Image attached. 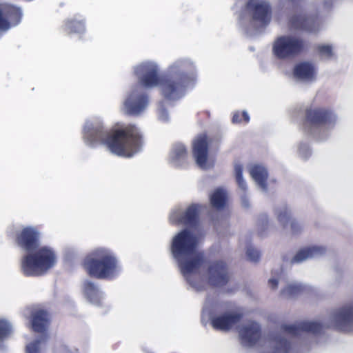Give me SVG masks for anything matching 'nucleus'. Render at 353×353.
I'll return each mask as SVG.
<instances>
[{
    "label": "nucleus",
    "mask_w": 353,
    "mask_h": 353,
    "mask_svg": "<svg viewBox=\"0 0 353 353\" xmlns=\"http://www.w3.org/2000/svg\"><path fill=\"white\" fill-rule=\"evenodd\" d=\"M84 137L90 144H103L112 153L128 157L137 153L143 143L140 130L134 124L110 131L101 123L91 125L84 129Z\"/></svg>",
    "instance_id": "f257e3e1"
},
{
    "label": "nucleus",
    "mask_w": 353,
    "mask_h": 353,
    "mask_svg": "<svg viewBox=\"0 0 353 353\" xmlns=\"http://www.w3.org/2000/svg\"><path fill=\"white\" fill-rule=\"evenodd\" d=\"M40 233L34 227L27 226L17 233L15 242L25 255L21 262V272L26 276H40L54 267L57 261L54 252L48 248L39 249Z\"/></svg>",
    "instance_id": "f03ea898"
},
{
    "label": "nucleus",
    "mask_w": 353,
    "mask_h": 353,
    "mask_svg": "<svg viewBox=\"0 0 353 353\" xmlns=\"http://www.w3.org/2000/svg\"><path fill=\"white\" fill-rule=\"evenodd\" d=\"M139 85L150 88L160 86L163 97L168 101L179 99L190 81L189 75L184 72L174 70L172 68L169 72L160 76L156 66L143 64L134 70Z\"/></svg>",
    "instance_id": "7ed1b4c3"
},
{
    "label": "nucleus",
    "mask_w": 353,
    "mask_h": 353,
    "mask_svg": "<svg viewBox=\"0 0 353 353\" xmlns=\"http://www.w3.org/2000/svg\"><path fill=\"white\" fill-rule=\"evenodd\" d=\"M197 246L196 237L188 229L177 233L172 240L170 252L185 277L196 272L203 263V254L197 251Z\"/></svg>",
    "instance_id": "20e7f679"
},
{
    "label": "nucleus",
    "mask_w": 353,
    "mask_h": 353,
    "mask_svg": "<svg viewBox=\"0 0 353 353\" xmlns=\"http://www.w3.org/2000/svg\"><path fill=\"white\" fill-rule=\"evenodd\" d=\"M82 266L90 277L97 279H112L119 272L116 256L105 248H97L87 255Z\"/></svg>",
    "instance_id": "39448f33"
},
{
    "label": "nucleus",
    "mask_w": 353,
    "mask_h": 353,
    "mask_svg": "<svg viewBox=\"0 0 353 353\" xmlns=\"http://www.w3.org/2000/svg\"><path fill=\"white\" fill-rule=\"evenodd\" d=\"M305 49L303 39L293 36H282L274 43L273 51L275 56L279 59L292 58Z\"/></svg>",
    "instance_id": "423d86ee"
},
{
    "label": "nucleus",
    "mask_w": 353,
    "mask_h": 353,
    "mask_svg": "<svg viewBox=\"0 0 353 353\" xmlns=\"http://www.w3.org/2000/svg\"><path fill=\"white\" fill-rule=\"evenodd\" d=\"M49 313L43 309L32 311L31 314V327L34 332L44 334L41 339H37L26 347L27 353H39V345L41 341L47 339L46 332L50 324Z\"/></svg>",
    "instance_id": "0eeeda50"
},
{
    "label": "nucleus",
    "mask_w": 353,
    "mask_h": 353,
    "mask_svg": "<svg viewBox=\"0 0 353 353\" xmlns=\"http://www.w3.org/2000/svg\"><path fill=\"white\" fill-rule=\"evenodd\" d=\"M321 19L319 13L305 14L295 13L288 20L291 29L304 31L309 33L317 32L321 27Z\"/></svg>",
    "instance_id": "6e6552de"
},
{
    "label": "nucleus",
    "mask_w": 353,
    "mask_h": 353,
    "mask_svg": "<svg viewBox=\"0 0 353 353\" xmlns=\"http://www.w3.org/2000/svg\"><path fill=\"white\" fill-rule=\"evenodd\" d=\"M335 121L336 116L332 110L324 108H309L305 110L303 126L306 130L308 127L319 128Z\"/></svg>",
    "instance_id": "1a4fd4ad"
},
{
    "label": "nucleus",
    "mask_w": 353,
    "mask_h": 353,
    "mask_svg": "<svg viewBox=\"0 0 353 353\" xmlns=\"http://www.w3.org/2000/svg\"><path fill=\"white\" fill-rule=\"evenodd\" d=\"M231 274L225 262L221 260L210 263L207 269L208 283L213 287L226 285L230 280Z\"/></svg>",
    "instance_id": "9d476101"
},
{
    "label": "nucleus",
    "mask_w": 353,
    "mask_h": 353,
    "mask_svg": "<svg viewBox=\"0 0 353 353\" xmlns=\"http://www.w3.org/2000/svg\"><path fill=\"white\" fill-rule=\"evenodd\" d=\"M245 9L251 16L252 21L262 25H267L271 19V8L268 3L262 0H249Z\"/></svg>",
    "instance_id": "9b49d317"
},
{
    "label": "nucleus",
    "mask_w": 353,
    "mask_h": 353,
    "mask_svg": "<svg viewBox=\"0 0 353 353\" xmlns=\"http://www.w3.org/2000/svg\"><path fill=\"white\" fill-rule=\"evenodd\" d=\"M333 327L341 332L353 331V305H345L335 310L332 315Z\"/></svg>",
    "instance_id": "f8f14e48"
},
{
    "label": "nucleus",
    "mask_w": 353,
    "mask_h": 353,
    "mask_svg": "<svg viewBox=\"0 0 353 353\" xmlns=\"http://www.w3.org/2000/svg\"><path fill=\"white\" fill-rule=\"evenodd\" d=\"M210 139L205 133L197 135L192 142V154L196 164L203 169L207 168Z\"/></svg>",
    "instance_id": "ddd939ff"
},
{
    "label": "nucleus",
    "mask_w": 353,
    "mask_h": 353,
    "mask_svg": "<svg viewBox=\"0 0 353 353\" xmlns=\"http://www.w3.org/2000/svg\"><path fill=\"white\" fill-rule=\"evenodd\" d=\"M243 314L237 312H225L212 316L210 319L212 327L216 330L228 332L240 323Z\"/></svg>",
    "instance_id": "4468645a"
},
{
    "label": "nucleus",
    "mask_w": 353,
    "mask_h": 353,
    "mask_svg": "<svg viewBox=\"0 0 353 353\" xmlns=\"http://www.w3.org/2000/svg\"><path fill=\"white\" fill-rule=\"evenodd\" d=\"M148 103V94L146 93H139L137 88H134L124 103L126 114L137 115L146 108Z\"/></svg>",
    "instance_id": "2eb2a0df"
},
{
    "label": "nucleus",
    "mask_w": 353,
    "mask_h": 353,
    "mask_svg": "<svg viewBox=\"0 0 353 353\" xmlns=\"http://www.w3.org/2000/svg\"><path fill=\"white\" fill-rule=\"evenodd\" d=\"M281 329L285 333L296 336L303 332L314 334H319L323 331V325L318 322L302 321L298 325L283 324L281 326Z\"/></svg>",
    "instance_id": "dca6fc26"
},
{
    "label": "nucleus",
    "mask_w": 353,
    "mask_h": 353,
    "mask_svg": "<svg viewBox=\"0 0 353 353\" xmlns=\"http://www.w3.org/2000/svg\"><path fill=\"white\" fill-rule=\"evenodd\" d=\"M242 343L248 347L255 345L261 337V329L259 323L251 321L240 330Z\"/></svg>",
    "instance_id": "f3484780"
},
{
    "label": "nucleus",
    "mask_w": 353,
    "mask_h": 353,
    "mask_svg": "<svg viewBox=\"0 0 353 353\" xmlns=\"http://www.w3.org/2000/svg\"><path fill=\"white\" fill-rule=\"evenodd\" d=\"M200 210V205L191 204L180 216L179 222L190 228H196L199 223Z\"/></svg>",
    "instance_id": "a211bd4d"
},
{
    "label": "nucleus",
    "mask_w": 353,
    "mask_h": 353,
    "mask_svg": "<svg viewBox=\"0 0 353 353\" xmlns=\"http://www.w3.org/2000/svg\"><path fill=\"white\" fill-rule=\"evenodd\" d=\"M325 249L323 247L312 246L300 250L292 259L291 263H299L303 261L324 254Z\"/></svg>",
    "instance_id": "6ab92c4d"
},
{
    "label": "nucleus",
    "mask_w": 353,
    "mask_h": 353,
    "mask_svg": "<svg viewBox=\"0 0 353 353\" xmlns=\"http://www.w3.org/2000/svg\"><path fill=\"white\" fill-rule=\"evenodd\" d=\"M294 75L300 79L312 80L315 75V68L311 63L301 62L295 65Z\"/></svg>",
    "instance_id": "aec40b11"
},
{
    "label": "nucleus",
    "mask_w": 353,
    "mask_h": 353,
    "mask_svg": "<svg viewBox=\"0 0 353 353\" xmlns=\"http://www.w3.org/2000/svg\"><path fill=\"white\" fill-rule=\"evenodd\" d=\"M83 293L86 299L92 304L101 305V295L97 286L92 281H85L83 283Z\"/></svg>",
    "instance_id": "412c9836"
},
{
    "label": "nucleus",
    "mask_w": 353,
    "mask_h": 353,
    "mask_svg": "<svg viewBox=\"0 0 353 353\" xmlns=\"http://www.w3.org/2000/svg\"><path fill=\"white\" fill-rule=\"evenodd\" d=\"M253 179L264 190L267 189L268 173L267 170L261 165H254L250 170Z\"/></svg>",
    "instance_id": "4be33fe9"
},
{
    "label": "nucleus",
    "mask_w": 353,
    "mask_h": 353,
    "mask_svg": "<svg viewBox=\"0 0 353 353\" xmlns=\"http://www.w3.org/2000/svg\"><path fill=\"white\" fill-rule=\"evenodd\" d=\"M227 193L225 190L218 188L210 195L211 205L216 210H223L227 203Z\"/></svg>",
    "instance_id": "5701e85b"
},
{
    "label": "nucleus",
    "mask_w": 353,
    "mask_h": 353,
    "mask_svg": "<svg viewBox=\"0 0 353 353\" xmlns=\"http://www.w3.org/2000/svg\"><path fill=\"white\" fill-rule=\"evenodd\" d=\"M68 34L81 32L84 30V23L81 21L70 20L66 23Z\"/></svg>",
    "instance_id": "b1692460"
},
{
    "label": "nucleus",
    "mask_w": 353,
    "mask_h": 353,
    "mask_svg": "<svg viewBox=\"0 0 353 353\" xmlns=\"http://www.w3.org/2000/svg\"><path fill=\"white\" fill-rule=\"evenodd\" d=\"M304 290L301 285L292 284L286 286L282 290L281 294L288 296H294L301 294Z\"/></svg>",
    "instance_id": "393cba45"
},
{
    "label": "nucleus",
    "mask_w": 353,
    "mask_h": 353,
    "mask_svg": "<svg viewBox=\"0 0 353 353\" xmlns=\"http://www.w3.org/2000/svg\"><path fill=\"white\" fill-rule=\"evenodd\" d=\"M188 151L183 144H176L172 150V158L175 161L183 159L187 157Z\"/></svg>",
    "instance_id": "a878e982"
},
{
    "label": "nucleus",
    "mask_w": 353,
    "mask_h": 353,
    "mask_svg": "<svg viewBox=\"0 0 353 353\" xmlns=\"http://www.w3.org/2000/svg\"><path fill=\"white\" fill-rule=\"evenodd\" d=\"M236 181L239 187L243 191L246 190V183L243 178V167L241 165L236 164L234 166Z\"/></svg>",
    "instance_id": "bb28decb"
},
{
    "label": "nucleus",
    "mask_w": 353,
    "mask_h": 353,
    "mask_svg": "<svg viewBox=\"0 0 353 353\" xmlns=\"http://www.w3.org/2000/svg\"><path fill=\"white\" fill-rule=\"evenodd\" d=\"M316 49L321 57L330 59L333 56L332 47L330 45L319 44L316 46Z\"/></svg>",
    "instance_id": "cd10ccee"
},
{
    "label": "nucleus",
    "mask_w": 353,
    "mask_h": 353,
    "mask_svg": "<svg viewBox=\"0 0 353 353\" xmlns=\"http://www.w3.org/2000/svg\"><path fill=\"white\" fill-rule=\"evenodd\" d=\"M249 121L250 117L245 111L234 112L232 119V121L234 123H241L242 122L247 123Z\"/></svg>",
    "instance_id": "c85d7f7f"
},
{
    "label": "nucleus",
    "mask_w": 353,
    "mask_h": 353,
    "mask_svg": "<svg viewBox=\"0 0 353 353\" xmlns=\"http://www.w3.org/2000/svg\"><path fill=\"white\" fill-rule=\"evenodd\" d=\"M11 332V327L10 324L3 320H0V340L8 336Z\"/></svg>",
    "instance_id": "c756f323"
},
{
    "label": "nucleus",
    "mask_w": 353,
    "mask_h": 353,
    "mask_svg": "<svg viewBox=\"0 0 353 353\" xmlns=\"http://www.w3.org/2000/svg\"><path fill=\"white\" fill-rule=\"evenodd\" d=\"M278 221L285 226V225L290 220V212L287 208H284L283 210H281L278 214Z\"/></svg>",
    "instance_id": "7c9ffc66"
},
{
    "label": "nucleus",
    "mask_w": 353,
    "mask_h": 353,
    "mask_svg": "<svg viewBox=\"0 0 353 353\" xmlns=\"http://www.w3.org/2000/svg\"><path fill=\"white\" fill-rule=\"evenodd\" d=\"M246 255L248 259L252 262L259 261L261 256L260 252L252 247L248 248Z\"/></svg>",
    "instance_id": "2f4dec72"
},
{
    "label": "nucleus",
    "mask_w": 353,
    "mask_h": 353,
    "mask_svg": "<svg viewBox=\"0 0 353 353\" xmlns=\"http://www.w3.org/2000/svg\"><path fill=\"white\" fill-rule=\"evenodd\" d=\"M290 226L293 233H297L301 230L299 224L294 220L290 222Z\"/></svg>",
    "instance_id": "473e14b6"
},
{
    "label": "nucleus",
    "mask_w": 353,
    "mask_h": 353,
    "mask_svg": "<svg viewBox=\"0 0 353 353\" xmlns=\"http://www.w3.org/2000/svg\"><path fill=\"white\" fill-rule=\"evenodd\" d=\"M269 285L270 288L273 290L276 289L278 286L279 282L278 280L276 279H270L268 281Z\"/></svg>",
    "instance_id": "72a5a7b5"
},
{
    "label": "nucleus",
    "mask_w": 353,
    "mask_h": 353,
    "mask_svg": "<svg viewBox=\"0 0 353 353\" xmlns=\"http://www.w3.org/2000/svg\"><path fill=\"white\" fill-rule=\"evenodd\" d=\"M302 0H290V2H292V3H299L300 1H301Z\"/></svg>",
    "instance_id": "f704fd0d"
},
{
    "label": "nucleus",
    "mask_w": 353,
    "mask_h": 353,
    "mask_svg": "<svg viewBox=\"0 0 353 353\" xmlns=\"http://www.w3.org/2000/svg\"><path fill=\"white\" fill-rule=\"evenodd\" d=\"M265 221H266V223H268V219L267 218L265 219Z\"/></svg>",
    "instance_id": "c9c22d12"
}]
</instances>
